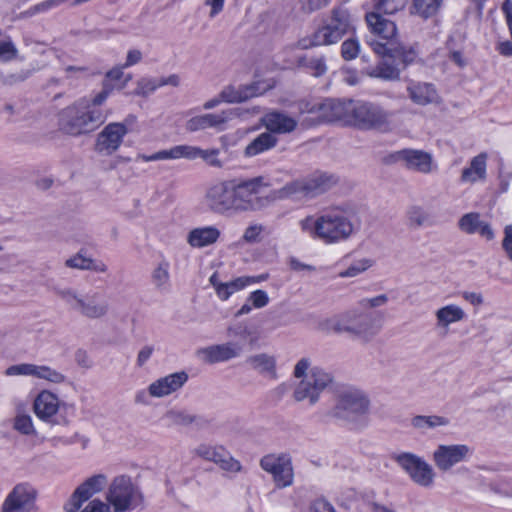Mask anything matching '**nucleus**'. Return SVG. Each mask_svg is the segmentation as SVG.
I'll list each match as a JSON object with an SVG mask.
<instances>
[{
	"label": "nucleus",
	"mask_w": 512,
	"mask_h": 512,
	"mask_svg": "<svg viewBox=\"0 0 512 512\" xmlns=\"http://www.w3.org/2000/svg\"><path fill=\"white\" fill-rule=\"evenodd\" d=\"M298 224L304 234L328 245L347 241L358 230L353 213L340 208L320 215H308Z\"/></svg>",
	"instance_id": "obj_1"
},
{
	"label": "nucleus",
	"mask_w": 512,
	"mask_h": 512,
	"mask_svg": "<svg viewBox=\"0 0 512 512\" xmlns=\"http://www.w3.org/2000/svg\"><path fill=\"white\" fill-rule=\"evenodd\" d=\"M55 293L70 309L84 318L100 320L109 313V301L97 290L83 293L72 287H61L57 288Z\"/></svg>",
	"instance_id": "obj_2"
},
{
	"label": "nucleus",
	"mask_w": 512,
	"mask_h": 512,
	"mask_svg": "<svg viewBox=\"0 0 512 512\" xmlns=\"http://www.w3.org/2000/svg\"><path fill=\"white\" fill-rule=\"evenodd\" d=\"M355 19L344 8L332 10L330 18L310 38L301 39L298 46L308 49L337 43L345 34L355 30Z\"/></svg>",
	"instance_id": "obj_3"
},
{
	"label": "nucleus",
	"mask_w": 512,
	"mask_h": 512,
	"mask_svg": "<svg viewBox=\"0 0 512 512\" xmlns=\"http://www.w3.org/2000/svg\"><path fill=\"white\" fill-rule=\"evenodd\" d=\"M369 407L370 401L363 391L348 388L338 394L332 415L354 429H362L367 426L365 416Z\"/></svg>",
	"instance_id": "obj_4"
},
{
	"label": "nucleus",
	"mask_w": 512,
	"mask_h": 512,
	"mask_svg": "<svg viewBox=\"0 0 512 512\" xmlns=\"http://www.w3.org/2000/svg\"><path fill=\"white\" fill-rule=\"evenodd\" d=\"M105 117L87 101L67 107L60 114L59 125L69 135L78 136L93 131Z\"/></svg>",
	"instance_id": "obj_5"
},
{
	"label": "nucleus",
	"mask_w": 512,
	"mask_h": 512,
	"mask_svg": "<svg viewBox=\"0 0 512 512\" xmlns=\"http://www.w3.org/2000/svg\"><path fill=\"white\" fill-rule=\"evenodd\" d=\"M337 179L333 175L317 172L311 176L287 183L270 194L272 200H283L288 198L314 197L331 188Z\"/></svg>",
	"instance_id": "obj_6"
},
{
	"label": "nucleus",
	"mask_w": 512,
	"mask_h": 512,
	"mask_svg": "<svg viewBox=\"0 0 512 512\" xmlns=\"http://www.w3.org/2000/svg\"><path fill=\"white\" fill-rule=\"evenodd\" d=\"M106 499L115 512H127L142 505L143 495L130 477L121 475L110 483Z\"/></svg>",
	"instance_id": "obj_7"
},
{
	"label": "nucleus",
	"mask_w": 512,
	"mask_h": 512,
	"mask_svg": "<svg viewBox=\"0 0 512 512\" xmlns=\"http://www.w3.org/2000/svg\"><path fill=\"white\" fill-rule=\"evenodd\" d=\"M232 183L236 213L254 211L263 206L259 194L268 186L264 177L233 179Z\"/></svg>",
	"instance_id": "obj_8"
},
{
	"label": "nucleus",
	"mask_w": 512,
	"mask_h": 512,
	"mask_svg": "<svg viewBox=\"0 0 512 512\" xmlns=\"http://www.w3.org/2000/svg\"><path fill=\"white\" fill-rule=\"evenodd\" d=\"M390 117L391 114L376 103L354 101L350 126L386 131L390 128Z\"/></svg>",
	"instance_id": "obj_9"
},
{
	"label": "nucleus",
	"mask_w": 512,
	"mask_h": 512,
	"mask_svg": "<svg viewBox=\"0 0 512 512\" xmlns=\"http://www.w3.org/2000/svg\"><path fill=\"white\" fill-rule=\"evenodd\" d=\"M393 459L416 485L422 488L434 486L436 472L423 457L411 452H401L396 454Z\"/></svg>",
	"instance_id": "obj_10"
},
{
	"label": "nucleus",
	"mask_w": 512,
	"mask_h": 512,
	"mask_svg": "<svg viewBox=\"0 0 512 512\" xmlns=\"http://www.w3.org/2000/svg\"><path fill=\"white\" fill-rule=\"evenodd\" d=\"M259 113V109L257 107H253L251 109L244 108H233L221 111L220 113H207L202 115H197L195 117L190 118L186 122V130L189 132H196L199 130H205L209 128H215L217 130H223L224 125L234 119L241 118L246 120L251 115H256Z\"/></svg>",
	"instance_id": "obj_11"
},
{
	"label": "nucleus",
	"mask_w": 512,
	"mask_h": 512,
	"mask_svg": "<svg viewBox=\"0 0 512 512\" xmlns=\"http://www.w3.org/2000/svg\"><path fill=\"white\" fill-rule=\"evenodd\" d=\"M343 332L355 339L369 341L380 331L376 318L359 309H350L342 313Z\"/></svg>",
	"instance_id": "obj_12"
},
{
	"label": "nucleus",
	"mask_w": 512,
	"mask_h": 512,
	"mask_svg": "<svg viewBox=\"0 0 512 512\" xmlns=\"http://www.w3.org/2000/svg\"><path fill=\"white\" fill-rule=\"evenodd\" d=\"M204 204L210 211L219 215L236 213L232 180L211 183L205 191Z\"/></svg>",
	"instance_id": "obj_13"
},
{
	"label": "nucleus",
	"mask_w": 512,
	"mask_h": 512,
	"mask_svg": "<svg viewBox=\"0 0 512 512\" xmlns=\"http://www.w3.org/2000/svg\"><path fill=\"white\" fill-rule=\"evenodd\" d=\"M260 467L272 476L275 487L283 489L292 486L294 469L290 456L284 453L267 454L260 459Z\"/></svg>",
	"instance_id": "obj_14"
},
{
	"label": "nucleus",
	"mask_w": 512,
	"mask_h": 512,
	"mask_svg": "<svg viewBox=\"0 0 512 512\" xmlns=\"http://www.w3.org/2000/svg\"><path fill=\"white\" fill-rule=\"evenodd\" d=\"M332 382V376L325 370H314L306 379L300 380L293 390V399L296 402L307 401L310 406L315 405L321 393Z\"/></svg>",
	"instance_id": "obj_15"
},
{
	"label": "nucleus",
	"mask_w": 512,
	"mask_h": 512,
	"mask_svg": "<svg viewBox=\"0 0 512 512\" xmlns=\"http://www.w3.org/2000/svg\"><path fill=\"white\" fill-rule=\"evenodd\" d=\"M473 449L467 444H439L432 453V460L440 472H449L460 463L467 462Z\"/></svg>",
	"instance_id": "obj_16"
},
{
	"label": "nucleus",
	"mask_w": 512,
	"mask_h": 512,
	"mask_svg": "<svg viewBox=\"0 0 512 512\" xmlns=\"http://www.w3.org/2000/svg\"><path fill=\"white\" fill-rule=\"evenodd\" d=\"M128 128L124 123L112 122L96 136L94 150L101 156H111L121 147Z\"/></svg>",
	"instance_id": "obj_17"
},
{
	"label": "nucleus",
	"mask_w": 512,
	"mask_h": 512,
	"mask_svg": "<svg viewBox=\"0 0 512 512\" xmlns=\"http://www.w3.org/2000/svg\"><path fill=\"white\" fill-rule=\"evenodd\" d=\"M37 498L36 489L28 483L16 485L2 504V512H30Z\"/></svg>",
	"instance_id": "obj_18"
},
{
	"label": "nucleus",
	"mask_w": 512,
	"mask_h": 512,
	"mask_svg": "<svg viewBox=\"0 0 512 512\" xmlns=\"http://www.w3.org/2000/svg\"><path fill=\"white\" fill-rule=\"evenodd\" d=\"M195 455L204 460L214 462L222 470L230 473H238L242 470L241 463L223 446L201 444L196 447Z\"/></svg>",
	"instance_id": "obj_19"
},
{
	"label": "nucleus",
	"mask_w": 512,
	"mask_h": 512,
	"mask_svg": "<svg viewBox=\"0 0 512 512\" xmlns=\"http://www.w3.org/2000/svg\"><path fill=\"white\" fill-rule=\"evenodd\" d=\"M394 162H399L407 169L428 174L435 168L432 155L423 150L402 149L391 155Z\"/></svg>",
	"instance_id": "obj_20"
},
{
	"label": "nucleus",
	"mask_w": 512,
	"mask_h": 512,
	"mask_svg": "<svg viewBox=\"0 0 512 512\" xmlns=\"http://www.w3.org/2000/svg\"><path fill=\"white\" fill-rule=\"evenodd\" d=\"M354 100L326 99L317 105L319 117L327 122L350 126Z\"/></svg>",
	"instance_id": "obj_21"
},
{
	"label": "nucleus",
	"mask_w": 512,
	"mask_h": 512,
	"mask_svg": "<svg viewBox=\"0 0 512 512\" xmlns=\"http://www.w3.org/2000/svg\"><path fill=\"white\" fill-rule=\"evenodd\" d=\"M367 44L372 50L383 58H391L395 62L408 65L416 58V52L412 48H406L398 41L382 43L375 39H368Z\"/></svg>",
	"instance_id": "obj_22"
},
{
	"label": "nucleus",
	"mask_w": 512,
	"mask_h": 512,
	"mask_svg": "<svg viewBox=\"0 0 512 512\" xmlns=\"http://www.w3.org/2000/svg\"><path fill=\"white\" fill-rule=\"evenodd\" d=\"M189 376L185 371H177L151 382L147 388L153 398H164L178 392L187 383Z\"/></svg>",
	"instance_id": "obj_23"
},
{
	"label": "nucleus",
	"mask_w": 512,
	"mask_h": 512,
	"mask_svg": "<svg viewBox=\"0 0 512 512\" xmlns=\"http://www.w3.org/2000/svg\"><path fill=\"white\" fill-rule=\"evenodd\" d=\"M63 405L65 403L59 399L57 394L44 389L36 395L32 408L38 419L45 423H53L55 416Z\"/></svg>",
	"instance_id": "obj_24"
},
{
	"label": "nucleus",
	"mask_w": 512,
	"mask_h": 512,
	"mask_svg": "<svg viewBox=\"0 0 512 512\" xmlns=\"http://www.w3.org/2000/svg\"><path fill=\"white\" fill-rule=\"evenodd\" d=\"M105 478L102 475L93 476L82 483L65 503L64 509L67 512H76L83 502L87 501L95 493L102 490Z\"/></svg>",
	"instance_id": "obj_25"
},
{
	"label": "nucleus",
	"mask_w": 512,
	"mask_h": 512,
	"mask_svg": "<svg viewBox=\"0 0 512 512\" xmlns=\"http://www.w3.org/2000/svg\"><path fill=\"white\" fill-rule=\"evenodd\" d=\"M243 347L244 345L240 342H227L201 349L199 355L209 363L224 362L240 356Z\"/></svg>",
	"instance_id": "obj_26"
},
{
	"label": "nucleus",
	"mask_w": 512,
	"mask_h": 512,
	"mask_svg": "<svg viewBox=\"0 0 512 512\" xmlns=\"http://www.w3.org/2000/svg\"><path fill=\"white\" fill-rule=\"evenodd\" d=\"M434 317L435 328L439 331L448 332L452 325L465 321L467 314L460 305L449 303L436 309Z\"/></svg>",
	"instance_id": "obj_27"
},
{
	"label": "nucleus",
	"mask_w": 512,
	"mask_h": 512,
	"mask_svg": "<svg viewBox=\"0 0 512 512\" xmlns=\"http://www.w3.org/2000/svg\"><path fill=\"white\" fill-rule=\"evenodd\" d=\"M260 123L266 128V132L273 135L291 133L298 124L296 119L279 111L266 113L261 117Z\"/></svg>",
	"instance_id": "obj_28"
},
{
	"label": "nucleus",
	"mask_w": 512,
	"mask_h": 512,
	"mask_svg": "<svg viewBox=\"0 0 512 512\" xmlns=\"http://www.w3.org/2000/svg\"><path fill=\"white\" fill-rule=\"evenodd\" d=\"M365 18L370 32L385 40L384 43L397 41V28L393 21L383 18L378 12H369Z\"/></svg>",
	"instance_id": "obj_29"
},
{
	"label": "nucleus",
	"mask_w": 512,
	"mask_h": 512,
	"mask_svg": "<svg viewBox=\"0 0 512 512\" xmlns=\"http://www.w3.org/2000/svg\"><path fill=\"white\" fill-rule=\"evenodd\" d=\"M219 149H201L192 145H178V158L194 160L201 158L207 165L215 168H222L223 161L219 158Z\"/></svg>",
	"instance_id": "obj_30"
},
{
	"label": "nucleus",
	"mask_w": 512,
	"mask_h": 512,
	"mask_svg": "<svg viewBox=\"0 0 512 512\" xmlns=\"http://www.w3.org/2000/svg\"><path fill=\"white\" fill-rule=\"evenodd\" d=\"M268 88V85L257 82L239 88L227 87L223 89L219 95L223 102L237 103L262 95Z\"/></svg>",
	"instance_id": "obj_31"
},
{
	"label": "nucleus",
	"mask_w": 512,
	"mask_h": 512,
	"mask_svg": "<svg viewBox=\"0 0 512 512\" xmlns=\"http://www.w3.org/2000/svg\"><path fill=\"white\" fill-rule=\"evenodd\" d=\"M487 159L488 155L485 152L474 156L469 164L463 168L460 181L464 184L484 182L487 178Z\"/></svg>",
	"instance_id": "obj_32"
},
{
	"label": "nucleus",
	"mask_w": 512,
	"mask_h": 512,
	"mask_svg": "<svg viewBox=\"0 0 512 512\" xmlns=\"http://www.w3.org/2000/svg\"><path fill=\"white\" fill-rule=\"evenodd\" d=\"M459 228L467 234L478 233L487 240L494 238V232L490 225L480 219L478 213H467L459 220Z\"/></svg>",
	"instance_id": "obj_33"
},
{
	"label": "nucleus",
	"mask_w": 512,
	"mask_h": 512,
	"mask_svg": "<svg viewBox=\"0 0 512 512\" xmlns=\"http://www.w3.org/2000/svg\"><path fill=\"white\" fill-rule=\"evenodd\" d=\"M278 144V138L268 132H262L251 140L243 150L246 158H253L274 149Z\"/></svg>",
	"instance_id": "obj_34"
},
{
	"label": "nucleus",
	"mask_w": 512,
	"mask_h": 512,
	"mask_svg": "<svg viewBox=\"0 0 512 512\" xmlns=\"http://www.w3.org/2000/svg\"><path fill=\"white\" fill-rule=\"evenodd\" d=\"M410 424L414 430L426 434L449 426L450 420L448 417L437 414L416 415L411 418Z\"/></svg>",
	"instance_id": "obj_35"
},
{
	"label": "nucleus",
	"mask_w": 512,
	"mask_h": 512,
	"mask_svg": "<svg viewBox=\"0 0 512 512\" xmlns=\"http://www.w3.org/2000/svg\"><path fill=\"white\" fill-rule=\"evenodd\" d=\"M246 281L244 276H240L231 281L222 282L219 280L217 273L212 274L209 278L217 297L222 301L228 300L234 293L245 289L247 287Z\"/></svg>",
	"instance_id": "obj_36"
},
{
	"label": "nucleus",
	"mask_w": 512,
	"mask_h": 512,
	"mask_svg": "<svg viewBox=\"0 0 512 512\" xmlns=\"http://www.w3.org/2000/svg\"><path fill=\"white\" fill-rule=\"evenodd\" d=\"M220 237V231L215 226H205L192 229L187 235V242L194 248H203L214 244Z\"/></svg>",
	"instance_id": "obj_37"
},
{
	"label": "nucleus",
	"mask_w": 512,
	"mask_h": 512,
	"mask_svg": "<svg viewBox=\"0 0 512 512\" xmlns=\"http://www.w3.org/2000/svg\"><path fill=\"white\" fill-rule=\"evenodd\" d=\"M407 91L410 99L418 105H427L438 101V94L432 84L411 82Z\"/></svg>",
	"instance_id": "obj_38"
},
{
	"label": "nucleus",
	"mask_w": 512,
	"mask_h": 512,
	"mask_svg": "<svg viewBox=\"0 0 512 512\" xmlns=\"http://www.w3.org/2000/svg\"><path fill=\"white\" fill-rule=\"evenodd\" d=\"M248 364L260 374L266 375L272 379L277 378L276 358L267 353H259L250 356L247 359Z\"/></svg>",
	"instance_id": "obj_39"
},
{
	"label": "nucleus",
	"mask_w": 512,
	"mask_h": 512,
	"mask_svg": "<svg viewBox=\"0 0 512 512\" xmlns=\"http://www.w3.org/2000/svg\"><path fill=\"white\" fill-rule=\"evenodd\" d=\"M168 427H187L197 421V416L191 411L182 408H171L163 415Z\"/></svg>",
	"instance_id": "obj_40"
},
{
	"label": "nucleus",
	"mask_w": 512,
	"mask_h": 512,
	"mask_svg": "<svg viewBox=\"0 0 512 512\" xmlns=\"http://www.w3.org/2000/svg\"><path fill=\"white\" fill-rule=\"evenodd\" d=\"M407 225L412 229H419L433 224L429 211L420 206L412 205L406 211Z\"/></svg>",
	"instance_id": "obj_41"
},
{
	"label": "nucleus",
	"mask_w": 512,
	"mask_h": 512,
	"mask_svg": "<svg viewBox=\"0 0 512 512\" xmlns=\"http://www.w3.org/2000/svg\"><path fill=\"white\" fill-rule=\"evenodd\" d=\"M151 280L159 291L166 292L170 289V262L167 259L163 258L157 263L152 271Z\"/></svg>",
	"instance_id": "obj_42"
},
{
	"label": "nucleus",
	"mask_w": 512,
	"mask_h": 512,
	"mask_svg": "<svg viewBox=\"0 0 512 512\" xmlns=\"http://www.w3.org/2000/svg\"><path fill=\"white\" fill-rule=\"evenodd\" d=\"M443 0H413L411 13L422 18L435 15L441 7Z\"/></svg>",
	"instance_id": "obj_43"
},
{
	"label": "nucleus",
	"mask_w": 512,
	"mask_h": 512,
	"mask_svg": "<svg viewBox=\"0 0 512 512\" xmlns=\"http://www.w3.org/2000/svg\"><path fill=\"white\" fill-rule=\"evenodd\" d=\"M399 69L395 64H389L386 60L381 61L377 66L367 70L370 77L385 80H394L399 77Z\"/></svg>",
	"instance_id": "obj_44"
},
{
	"label": "nucleus",
	"mask_w": 512,
	"mask_h": 512,
	"mask_svg": "<svg viewBox=\"0 0 512 512\" xmlns=\"http://www.w3.org/2000/svg\"><path fill=\"white\" fill-rule=\"evenodd\" d=\"M342 313L324 317L317 323V330L325 334H343Z\"/></svg>",
	"instance_id": "obj_45"
},
{
	"label": "nucleus",
	"mask_w": 512,
	"mask_h": 512,
	"mask_svg": "<svg viewBox=\"0 0 512 512\" xmlns=\"http://www.w3.org/2000/svg\"><path fill=\"white\" fill-rule=\"evenodd\" d=\"M375 261L369 257L355 259L345 270L339 273L341 278H353L366 272L374 265Z\"/></svg>",
	"instance_id": "obj_46"
},
{
	"label": "nucleus",
	"mask_w": 512,
	"mask_h": 512,
	"mask_svg": "<svg viewBox=\"0 0 512 512\" xmlns=\"http://www.w3.org/2000/svg\"><path fill=\"white\" fill-rule=\"evenodd\" d=\"M35 378L51 384H62L66 382L67 379L63 373L48 365H37Z\"/></svg>",
	"instance_id": "obj_47"
},
{
	"label": "nucleus",
	"mask_w": 512,
	"mask_h": 512,
	"mask_svg": "<svg viewBox=\"0 0 512 512\" xmlns=\"http://www.w3.org/2000/svg\"><path fill=\"white\" fill-rule=\"evenodd\" d=\"M13 428L17 432L27 436H34L37 433L33 423V419L27 413L16 414L13 421Z\"/></svg>",
	"instance_id": "obj_48"
},
{
	"label": "nucleus",
	"mask_w": 512,
	"mask_h": 512,
	"mask_svg": "<svg viewBox=\"0 0 512 512\" xmlns=\"http://www.w3.org/2000/svg\"><path fill=\"white\" fill-rule=\"evenodd\" d=\"M314 370H323L320 367L312 366L309 358L303 357L299 359L293 369V377L299 381L308 378Z\"/></svg>",
	"instance_id": "obj_49"
},
{
	"label": "nucleus",
	"mask_w": 512,
	"mask_h": 512,
	"mask_svg": "<svg viewBox=\"0 0 512 512\" xmlns=\"http://www.w3.org/2000/svg\"><path fill=\"white\" fill-rule=\"evenodd\" d=\"M314 370H323L320 367L312 366L309 358L303 357L299 359L293 369V377L299 381L308 378Z\"/></svg>",
	"instance_id": "obj_50"
},
{
	"label": "nucleus",
	"mask_w": 512,
	"mask_h": 512,
	"mask_svg": "<svg viewBox=\"0 0 512 512\" xmlns=\"http://www.w3.org/2000/svg\"><path fill=\"white\" fill-rule=\"evenodd\" d=\"M178 158V145L170 149L161 150L151 155L139 154L137 160L143 162L159 161V160H176Z\"/></svg>",
	"instance_id": "obj_51"
},
{
	"label": "nucleus",
	"mask_w": 512,
	"mask_h": 512,
	"mask_svg": "<svg viewBox=\"0 0 512 512\" xmlns=\"http://www.w3.org/2000/svg\"><path fill=\"white\" fill-rule=\"evenodd\" d=\"M18 50L10 37L0 38V62H9L15 59Z\"/></svg>",
	"instance_id": "obj_52"
},
{
	"label": "nucleus",
	"mask_w": 512,
	"mask_h": 512,
	"mask_svg": "<svg viewBox=\"0 0 512 512\" xmlns=\"http://www.w3.org/2000/svg\"><path fill=\"white\" fill-rule=\"evenodd\" d=\"M37 364L20 363L8 367L5 371L7 376H31L35 378Z\"/></svg>",
	"instance_id": "obj_53"
},
{
	"label": "nucleus",
	"mask_w": 512,
	"mask_h": 512,
	"mask_svg": "<svg viewBox=\"0 0 512 512\" xmlns=\"http://www.w3.org/2000/svg\"><path fill=\"white\" fill-rule=\"evenodd\" d=\"M408 0H378L375 8L378 13L393 14L405 7Z\"/></svg>",
	"instance_id": "obj_54"
},
{
	"label": "nucleus",
	"mask_w": 512,
	"mask_h": 512,
	"mask_svg": "<svg viewBox=\"0 0 512 512\" xmlns=\"http://www.w3.org/2000/svg\"><path fill=\"white\" fill-rule=\"evenodd\" d=\"M158 78H142L137 82L135 93L140 96H148L159 89Z\"/></svg>",
	"instance_id": "obj_55"
},
{
	"label": "nucleus",
	"mask_w": 512,
	"mask_h": 512,
	"mask_svg": "<svg viewBox=\"0 0 512 512\" xmlns=\"http://www.w3.org/2000/svg\"><path fill=\"white\" fill-rule=\"evenodd\" d=\"M360 52V43L357 39L345 40L341 45V54L345 60L355 59Z\"/></svg>",
	"instance_id": "obj_56"
},
{
	"label": "nucleus",
	"mask_w": 512,
	"mask_h": 512,
	"mask_svg": "<svg viewBox=\"0 0 512 512\" xmlns=\"http://www.w3.org/2000/svg\"><path fill=\"white\" fill-rule=\"evenodd\" d=\"M264 231L265 227L263 225L257 223L251 224L244 230L242 239L246 243L260 242Z\"/></svg>",
	"instance_id": "obj_57"
},
{
	"label": "nucleus",
	"mask_w": 512,
	"mask_h": 512,
	"mask_svg": "<svg viewBox=\"0 0 512 512\" xmlns=\"http://www.w3.org/2000/svg\"><path fill=\"white\" fill-rule=\"evenodd\" d=\"M269 296L266 291L264 290H255L251 292L248 296L247 301L251 303L253 308L260 309L268 305L269 303Z\"/></svg>",
	"instance_id": "obj_58"
},
{
	"label": "nucleus",
	"mask_w": 512,
	"mask_h": 512,
	"mask_svg": "<svg viewBox=\"0 0 512 512\" xmlns=\"http://www.w3.org/2000/svg\"><path fill=\"white\" fill-rule=\"evenodd\" d=\"M65 265L73 269L87 270L90 265V258H86L81 254H76L65 261Z\"/></svg>",
	"instance_id": "obj_59"
},
{
	"label": "nucleus",
	"mask_w": 512,
	"mask_h": 512,
	"mask_svg": "<svg viewBox=\"0 0 512 512\" xmlns=\"http://www.w3.org/2000/svg\"><path fill=\"white\" fill-rule=\"evenodd\" d=\"M81 512H111L109 504L95 499L90 501Z\"/></svg>",
	"instance_id": "obj_60"
},
{
	"label": "nucleus",
	"mask_w": 512,
	"mask_h": 512,
	"mask_svg": "<svg viewBox=\"0 0 512 512\" xmlns=\"http://www.w3.org/2000/svg\"><path fill=\"white\" fill-rule=\"evenodd\" d=\"M388 302V297L385 294H381L372 298H366L361 301L362 306L364 307H380L385 305Z\"/></svg>",
	"instance_id": "obj_61"
},
{
	"label": "nucleus",
	"mask_w": 512,
	"mask_h": 512,
	"mask_svg": "<svg viewBox=\"0 0 512 512\" xmlns=\"http://www.w3.org/2000/svg\"><path fill=\"white\" fill-rule=\"evenodd\" d=\"M461 297L473 306H480L484 302L483 296L477 292L463 291Z\"/></svg>",
	"instance_id": "obj_62"
},
{
	"label": "nucleus",
	"mask_w": 512,
	"mask_h": 512,
	"mask_svg": "<svg viewBox=\"0 0 512 512\" xmlns=\"http://www.w3.org/2000/svg\"><path fill=\"white\" fill-rule=\"evenodd\" d=\"M504 233L505 236L502 245L508 258L512 261V225L507 226Z\"/></svg>",
	"instance_id": "obj_63"
},
{
	"label": "nucleus",
	"mask_w": 512,
	"mask_h": 512,
	"mask_svg": "<svg viewBox=\"0 0 512 512\" xmlns=\"http://www.w3.org/2000/svg\"><path fill=\"white\" fill-rule=\"evenodd\" d=\"M312 512H336L333 506L323 499L316 500L312 505Z\"/></svg>",
	"instance_id": "obj_64"
}]
</instances>
